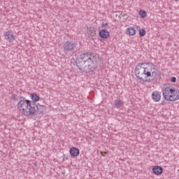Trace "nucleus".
Wrapping results in <instances>:
<instances>
[{
	"instance_id": "obj_1",
	"label": "nucleus",
	"mask_w": 179,
	"mask_h": 179,
	"mask_svg": "<svg viewBox=\"0 0 179 179\" xmlns=\"http://www.w3.org/2000/svg\"><path fill=\"white\" fill-rule=\"evenodd\" d=\"M146 64L148 65L147 67H142L143 63H138L134 69V73L139 80V83H142V82L150 83L157 76V73L155 71L156 66L152 63H146Z\"/></svg>"
},
{
	"instance_id": "obj_2",
	"label": "nucleus",
	"mask_w": 179,
	"mask_h": 179,
	"mask_svg": "<svg viewBox=\"0 0 179 179\" xmlns=\"http://www.w3.org/2000/svg\"><path fill=\"white\" fill-rule=\"evenodd\" d=\"M76 62L80 72L90 73V72H94L97 69L96 58L88 52H81Z\"/></svg>"
},
{
	"instance_id": "obj_3",
	"label": "nucleus",
	"mask_w": 179,
	"mask_h": 179,
	"mask_svg": "<svg viewBox=\"0 0 179 179\" xmlns=\"http://www.w3.org/2000/svg\"><path fill=\"white\" fill-rule=\"evenodd\" d=\"M17 108L23 115H27V117L29 115H36V113L38 111V106L34 102L26 99V98H22L18 102Z\"/></svg>"
},
{
	"instance_id": "obj_4",
	"label": "nucleus",
	"mask_w": 179,
	"mask_h": 179,
	"mask_svg": "<svg viewBox=\"0 0 179 179\" xmlns=\"http://www.w3.org/2000/svg\"><path fill=\"white\" fill-rule=\"evenodd\" d=\"M76 48V43L69 41H66V42H64L62 45L63 52H64V54H66V55H68L69 52L75 51Z\"/></svg>"
},
{
	"instance_id": "obj_5",
	"label": "nucleus",
	"mask_w": 179,
	"mask_h": 179,
	"mask_svg": "<svg viewBox=\"0 0 179 179\" xmlns=\"http://www.w3.org/2000/svg\"><path fill=\"white\" fill-rule=\"evenodd\" d=\"M174 88L171 87H166L162 89V94L164 98L166 100V101H170L171 100V96H173V92Z\"/></svg>"
},
{
	"instance_id": "obj_6",
	"label": "nucleus",
	"mask_w": 179,
	"mask_h": 179,
	"mask_svg": "<svg viewBox=\"0 0 179 179\" xmlns=\"http://www.w3.org/2000/svg\"><path fill=\"white\" fill-rule=\"evenodd\" d=\"M4 38L6 41H8V43H12L15 41V36L10 31H7L4 32Z\"/></svg>"
},
{
	"instance_id": "obj_7",
	"label": "nucleus",
	"mask_w": 179,
	"mask_h": 179,
	"mask_svg": "<svg viewBox=\"0 0 179 179\" xmlns=\"http://www.w3.org/2000/svg\"><path fill=\"white\" fill-rule=\"evenodd\" d=\"M152 99L153 101H156V102L160 101L162 99V92L159 91H154L152 94Z\"/></svg>"
},
{
	"instance_id": "obj_8",
	"label": "nucleus",
	"mask_w": 179,
	"mask_h": 179,
	"mask_svg": "<svg viewBox=\"0 0 179 179\" xmlns=\"http://www.w3.org/2000/svg\"><path fill=\"white\" fill-rule=\"evenodd\" d=\"M152 173L155 176H160L163 173V168L160 166H155L152 168Z\"/></svg>"
},
{
	"instance_id": "obj_9",
	"label": "nucleus",
	"mask_w": 179,
	"mask_h": 179,
	"mask_svg": "<svg viewBox=\"0 0 179 179\" xmlns=\"http://www.w3.org/2000/svg\"><path fill=\"white\" fill-rule=\"evenodd\" d=\"M69 152L72 157H78V156H79V154L80 153V152L79 151V149L75 147H72L70 149Z\"/></svg>"
},
{
	"instance_id": "obj_10",
	"label": "nucleus",
	"mask_w": 179,
	"mask_h": 179,
	"mask_svg": "<svg viewBox=\"0 0 179 179\" xmlns=\"http://www.w3.org/2000/svg\"><path fill=\"white\" fill-rule=\"evenodd\" d=\"M99 36L101 38H108L110 37V31L107 29H102L99 31Z\"/></svg>"
},
{
	"instance_id": "obj_11",
	"label": "nucleus",
	"mask_w": 179,
	"mask_h": 179,
	"mask_svg": "<svg viewBox=\"0 0 179 179\" xmlns=\"http://www.w3.org/2000/svg\"><path fill=\"white\" fill-rule=\"evenodd\" d=\"M179 99V90L173 88V94L170 101H176Z\"/></svg>"
},
{
	"instance_id": "obj_12",
	"label": "nucleus",
	"mask_w": 179,
	"mask_h": 179,
	"mask_svg": "<svg viewBox=\"0 0 179 179\" xmlns=\"http://www.w3.org/2000/svg\"><path fill=\"white\" fill-rule=\"evenodd\" d=\"M87 34L90 37H92V38H93V37H96V30H94V28L93 27H90L88 29Z\"/></svg>"
},
{
	"instance_id": "obj_13",
	"label": "nucleus",
	"mask_w": 179,
	"mask_h": 179,
	"mask_svg": "<svg viewBox=\"0 0 179 179\" xmlns=\"http://www.w3.org/2000/svg\"><path fill=\"white\" fill-rule=\"evenodd\" d=\"M47 110V108L45 106H38V110L35 113V115L37 114H43V111H45Z\"/></svg>"
},
{
	"instance_id": "obj_14",
	"label": "nucleus",
	"mask_w": 179,
	"mask_h": 179,
	"mask_svg": "<svg viewBox=\"0 0 179 179\" xmlns=\"http://www.w3.org/2000/svg\"><path fill=\"white\" fill-rule=\"evenodd\" d=\"M126 33L129 36H135L136 31L134 28H128L126 29Z\"/></svg>"
},
{
	"instance_id": "obj_15",
	"label": "nucleus",
	"mask_w": 179,
	"mask_h": 179,
	"mask_svg": "<svg viewBox=\"0 0 179 179\" xmlns=\"http://www.w3.org/2000/svg\"><path fill=\"white\" fill-rule=\"evenodd\" d=\"M31 98L33 101H38V100H40V96H38L36 94H31Z\"/></svg>"
},
{
	"instance_id": "obj_16",
	"label": "nucleus",
	"mask_w": 179,
	"mask_h": 179,
	"mask_svg": "<svg viewBox=\"0 0 179 179\" xmlns=\"http://www.w3.org/2000/svg\"><path fill=\"white\" fill-rule=\"evenodd\" d=\"M115 107H117V108L120 107H122V101H121L120 99L115 100Z\"/></svg>"
},
{
	"instance_id": "obj_17",
	"label": "nucleus",
	"mask_w": 179,
	"mask_h": 179,
	"mask_svg": "<svg viewBox=\"0 0 179 179\" xmlns=\"http://www.w3.org/2000/svg\"><path fill=\"white\" fill-rule=\"evenodd\" d=\"M145 34H146V31L145 29L139 30V36L141 37H143V36H145Z\"/></svg>"
},
{
	"instance_id": "obj_18",
	"label": "nucleus",
	"mask_w": 179,
	"mask_h": 179,
	"mask_svg": "<svg viewBox=\"0 0 179 179\" xmlns=\"http://www.w3.org/2000/svg\"><path fill=\"white\" fill-rule=\"evenodd\" d=\"M140 15L141 17H146V11L140 10Z\"/></svg>"
},
{
	"instance_id": "obj_19",
	"label": "nucleus",
	"mask_w": 179,
	"mask_h": 179,
	"mask_svg": "<svg viewBox=\"0 0 179 179\" xmlns=\"http://www.w3.org/2000/svg\"><path fill=\"white\" fill-rule=\"evenodd\" d=\"M101 27L102 29H107V27H108V24H107V22H102Z\"/></svg>"
},
{
	"instance_id": "obj_20",
	"label": "nucleus",
	"mask_w": 179,
	"mask_h": 179,
	"mask_svg": "<svg viewBox=\"0 0 179 179\" xmlns=\"http://www.w3.org/2000/svg\"><path fill=\"white\" fill-rule=\"evenodd\" d=\"M171 80L173 83H176L177 82V78L176 77H172Z\"/></svg>"
},
{
	"instance_id": "obj_21",
	"label": "nucleus",
	"mask_w": 179,
	"mask_h": 179,
	"mask_svg": "<svg viewBox=\"0 0 179 179\" xmlns=\"http://www.w3.org/2000/svg\"><path fill=\"white\" fill-rule=\"evenodd\" d=\"M176 1H178V0H176Z\"/></svg>"
}]
</instances>
